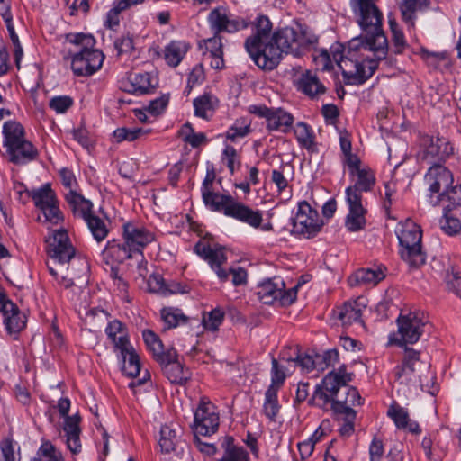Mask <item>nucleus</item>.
Returning a JSON list of instances; mask_svg holds the SVG:
<instances>
[{"label": "nucleus", "instance_id": "obj_13", "mask_svg": "<svg viewBox=\"0 0 461 461\" xmlns=\"http://www.w3.org/2000/svg\"><path fill=\"white\" fill-rule=\"evenodd\" d=\"M454 182L452 173L443 165L430 166L424 176V183L429 192L430 203L438 205L444 200V194Z\"/></svg>", "mask_w": 461, "mask_h": 461}, {"label": "nucleus", "instance_id": "obj_43", "mask_svg": "<svg viewBox=\"0 0 461 461\" xmlns=\"http://www.w3.org/2000/svg\"><path fill=\"white\" fill-rule=\"evenodd\" d=\"M442 230H461V220L457 216L456 209L447 205L443 210V216L440 220Z\"/></svg>", "mask_w": 461, "mask_h": 461}, {"label": "nucleus", "instance_id": "obj_33", "mask_svg": "<svg viewBox=\"0 0 461 461\" xmlns=\"http://www.w3.org/2000/svg\"><path fill=\"white\" fill-rule=\"evenodd\" d=\"M190 45L185 41H172L164 49V59L167 64L176 68L187 53Z\"/></svg>", "mask_w": 461, "mask_h": 461}, {"label": "nucleus", "instance_id": "obj_1", "mask_svg": "<svg viewBox=\"0 0 461 461\" xmlns=\"http://www.w3.org/2000/svg\"><path fill=\"white\" fill-rule=\"evenodd\" d=\"M376 0H351L357 22L365 35L353 38L345 53L342 45H332L330 52L321 50L314 61L322 70H330L336 63L349 84H362L369 78L380 63L385 62L387 38L382 29L383 14Z\"/></svg>", "mask_w": 461, "mask_h": 461}, {"label": "nucleus", "instance_id": "obj_37", "mask_svg": "<svg viewBox=\"0 0 461 461\" xmlns=\"http://www.w3.org/2000/svg\"><path fill=\"white\" fill-rule=\"evenodd\" d=\"M194 114L203 119H208L219 104L216 96L204 94L194 100Z\"/></svg>", "mask_w": 461, "mask_h": 461}, {"label": "nucleus", "instance_id": "obj_28", "mask_svg": "<svg viewBox=\"0 0 461 461\" xmlns=\"http://www.w3.org/2000/svg\"><path fill=\"white\" fill-rule=\"evenodd\" d=\"M363 308L358 301L346 302L333 310V315L343 326L362 323Z\"/></svg>", "mask_w": 461, "mask_h": 461}, {"label": "nucleus", "instance_id": "obj_54", "mask_svg": "<svg viewBox=\"0 0 461 461\" xmlns=\"http://www.w3.org/2000/svg\"><path fill=\"white\" fill-rule=\"evenodd\" d=\"M113 46L118 57L129 54L134 49L133 39L129 35H122L114 41Z\"/></svg>", "mask_w": 461, "mask_h": 461}, {"label": "nucleus", "instance_id": "obj_58", "mask_svg": "<svg viewBox=\"0 0 461 461\" xmlns=\"http://www.w3.org/2000/svg\"><path fill=\"white\" fill-rule=\"evenodd\" d=\"M444 199L449 202L452 209H457L461 207V185L452 186L444 194Z\"/></svg>", "mask_w": 461, "mask_h": 461}, {"label": "nucleus", "instance_id": "obj_11", "mask_svg": "<svg viewBox=\"0 0 461 461\" xmlns=\"http://www.w3.org/2000/svg\"><path fill=\"white\" fill-rule=\"evenodd\" d=\"M122 241L113 239L107 242L105 251L109 254L118 253V259L131 257L133 252L141 253L143 248L155 240L153 232H122Z\"/></svg>", "mask_w": 461, "mask_h": 461}, {"label": "nucleus", "instance_id": "obj_26", "mask_svg": "<svg viewBox=\"0 0 461 461\" xmlns=\"http://www.w3.org/2000/svg\"><path fill=\"white\" fill-rule=\"evenodd\" d=\"M385 270L384 267H378L375 269L360 268L348 278V283L351 287L360 285L373 287L385 278Z\"/></svg>", "mask_w": 461, "mask_h": 461}, {"label": "nucleus", "instance_id": "obj_24", "mask_svg": "<svg viewBox=\"0 0 461 461\" xmlns=\"http://www.w3.org/2000/svg\"><path fill=\"white\" fill-rule=\"evenodd\" d=\"M294 228L297 230H320L322 221L316 210L311 208L307 202L299 203L298 212L293 219Z\"/></svg>", "mask_w": 461, "mask_h": 461}, {"label": "nucleus", "instance_id": "obj_25", "mask_svg": "<svg viewBox=\"0 0 461 461\" xmlns=\"http://www.w3.org/2000/svg\"><path fill=\"white\" fill-rule=\"evenodd\" d=\"M0 312L4 315V323L10 334L17 333L25 327V314L12 301L8 300L0 303Z\"/></svg>", "mask_w": 461, "mask_h": 461}, {"label": "nucleus", "instance_id": "obj_62", "mask_svg": "<svg viewBox=\"0 0 461 461\" xmlns=\"http://www.w3.org/2000/svg\"><path fill=\"white\" fill-rule=\"evenodd\" d=\"M3 461H16L13 440L5 438L0 444Z\"/></svg>", "mask_w": 461, "mask_h": 461}, {"label": "nucleus", "instance_id": "obj_35", "mask_svg": "<svg viewBox=\"0 0 461 461\" xmlns=\"http://www.w3.org/2000/svg\"><path fill=\"white\" fill-rule=\"evenodd\" d=\"M298 88L312 98L322 95L325 92L324 86L320 82L317 76L311 71L303 73L298 80Z\"/></svg>", "mask_w": 461, "mask_h": 461}, {"label": "nucleus", "instance_id": "obj_40", "mask_svg": "<svg viewBox=\"0 0 461 461\" xmlns=\"http://www.w3.org/2000/svg\"><path fill=\"white\" fill-rule=\"evenodd\" d=\"M144 342L148 349L152 353L154 359L160 363V358L167 356V350L164 351L162 341L158 336L150 330H145L142 333Z\"/></svg>", "mask_w": 461, "mask_h": 461}, {"label": "nucleus", "instance_id": "obj_3", "mask_svg": "<svg viewBox=\"0 0 461 461\" xmlns=\"http://www.w3.org/2000/svg\"><path fill=\"white\" fill-rule=\"evenodd\" d=\"M272 41V45L266 47L263 58L258 59L264 70L276 68L284 52L294 57L302 56L310 46L316 43L317 38L306 26L296 23L276 30Z\"/></svg>", "mask_w": 461, "mask_h": 461}, {"label": "nucleus", "instance_id": "obj_52", "mask_svg": "<svg viewBox=\"0 0 461 461\" xmlns=\"http://www.w3.org/2000/svg\"><path fill=\"white\" fill-rule=\"evenodd\" d=\"M0 14L3 17V19L6 24V27H7L9 35H10V39H11L13 44L18 45V42H20V41H19L18 35L16 34V32L14 31V27L13 24V15H12L9 5H4L0 8Z\"/></svg>", "mask_w": 461, "mask_h": 461}, {"label": "nucleus", "instance_id": "obj_32", "mask_svg": "<svg viewBox=\"0 0 461 461\" xmlns=\"http://www.w3.org/2000/svg\"><path fill=\"white\" fill-rule=\"evenodd\" d=\"M354 176L357 177L355 184L346 189V196L348 197L349 194H353L362 200L361 192L370 191L375 185V179L374 174L368 168H362L356 172Z\"/></svg>", "mask_w": 461, "mask_h": 461}, {"label": "nucleus", "instance_id": "obj_4", "mask_svg": "<svg viewBox=\"0 0 461 461\" xmlns=\"http://www.w3.org/2000/svg\"><path fill=\"white\" fill-rule=\"evenodd\" d=\"M66 41L74 46L73 50H68V53L75 75L88 77L101 68L104 55L95 48V40L91 34L68 33Z\"/></svg>", "mask_w": 461, "mask_h": 461}, {"label": "nucleus", "instance_id": "obj_56", "mask_svg": "<svg viewBox=\"0 0 461 461\" xmlns=\"http://www.w3.org/2000/svg\"><path fill=\"white\" fill-rule=\"evenodd\" d=\"M126 9L123 2L115 0L113 8L107 13L106 24L109 28H113L119 24V14Z\"/></svg>", "mask_w": 461, "mask_h": 461}, {"label": "nucleus", "instance_id": "obj_30", "mask_svg": "<svg viewBox=\"0 0 461 461\" xmlns=\"http://www.w3.org/2000/svg\"><path fill=\"white\" fill-rule=\"evenodd\" d=\"M387 415L393 420L399 429H406L412 434H420L421 429L418 422L411 420L406 409L398 404H392Z\"/></svg>", "mask_w": 461, "mask_h": 461}, {"label": "nucleus", "instance_id": "obj_9", "mask_svg": "<svg viewBox=\"0 0 461 461\" xmlns=\"http://www.w3.org/2000/svg\"><path fill=\"white\" fill-rule=\"evenodd\" d=\"M28 197L32 198L35 207L41 211L38 221L58 226L64 221V215L59 207V202L55 192L50 184H45L40 188L27 192Z\"/></svg>", "mask_w": 461, "mask_h": 461}, {"label": "nucleus", "instance_id": "obj_63", "mask_svg": "<svg viewBox=\"0 0 461 461\" xmlns=\"http://www.w3.org/2000/svg\"><path fill=\"white\" fill-rule=\"evenodd\" d=\"M384 452L383 441L375 437L369 446L370 461H380Z\"/></svg>", "mask_w": 461, "mask_h": 461}, {"label": "nucleus", "instance_id": "obj_5", "mask_svg": "<svg viewBox=\"0 0 461 461\" xmlns=\"http://www.w3.org/2000/svg\"><path fill=\"white\" fill-rule=\"evenodd\" d=\"M66 202L74 216L82 218L90 230H109L120 228L118 222H122V230H143L131 221H123L122 219L111 218L107 212L100 209L97 212L92 211V203L74 190H69L65 194Z\"/></svg>", "mask_w": 461, "mask_h": 461}, {"label": "nucleus", "instance_id": "obj_18", "mask_svg": "<svg viewBox=\"0 0 461 461\" xmlns=\"http://www.w3.org/2000/svg\"><path fill=\"white\" fill-rule=\"evenodd\" d=\"M402 258L412 268H418L426 261L422 252V232H397Z\"/></svg>", "mask_w": 461, "mask_h": 461}, {"label": "nucleus", "instance_id": "obj_41", "mask_svg": "<svg viewBox=\"0 0 461 461\" xmlns=\"http://www.w3.org/2000/svg\"><path fill=\"white\" fill-rule=\"evenodd\" d=\"M264 413L271 420H274L279 411L280 405L277 401V388L269 386L265 393Z\"/></svg>", "mask_w": 461, "mask_h": 461}, {"label": "nucleus", "instance_id": "obj_36", "mask_svg": "<svg viewBox=\"0 0 461 461\" xmlns=\"http://www.w3.org/2000/svg\"><path fill=\"white\" fill-rule=\"evenodd\" d=\"M231 437L222 438L221 446L223 455L219 461H249V455L243 447L234 445Z\"/></svg>", "mask_w": 461, "mask_h": 461}, {"label": "nucleus", "instance_id": "obj_60", "mask_svg": "<svg viewBox=\"0 0 461 461\" xmlns=\"http://www.w3.org/2000/svg\"><path fill=\"white\" fill-rule=\"evenodd\" d=\"M148 285L150 292L164 294L166 291L167 283L160 275L154 274L149 277Z\"/></svg>", "mask_w": 461, "mask_h": 461}, {"label": "nucleus", "instance_id": "obj_21", "mask_svg": "<svg viewBox=\"0 0 461 461\" xmlns=\"http://www.w3.org/2000/svg\"><path fill=\"white\" fill-rule=\"evenodd\" d=\"M45 243L48 254L60 267L68 263L75 255V249L68 232H50L45 237Z\"/></svg>", "mask_w": 461, "mask_h": 461}, {"label": "nucleus", "instance_id": "obj_64", "mask_svg": "<svg viewBox=\"0 0 461 461\" xmlns=\"http://www.w3.org/2000/svg\"><path fill=\"white\" fill-rule=\"evenodd\" d=\"M294 362L296 366H300L302 371L310 372L315 366V361L310 355H298L295 359L289 360Z\"/></svg>", "mask_w": 461, "mask_h": 461}, {"label": "nucleus", "instance_id": "obj_7", "mask_svg": "<svg viewBox=\"0 0 461 461\" xmlns=\"http://www.w3.org/2000/svg\"><path fill=\"white\" fill-rule=\"evenodd\" d=\"M194 250L198 256L209 263L212 269L216 273L221 282H226L230 274L232 276V284L235 286L247 284L248 273L243 267H230L229 270L222 268V265L227 261V257L221 248L212 249L204 238L195 244Z\"/></svg>", "mask_w": 461, "mask_h": 461}, {"label": "nucleus", "instance_id": "obj_29", "mask_svg": "<svg viewBox=\"0 0 461 461\" xmlns=\"http://www.w3.org/2000/svg\"><path fill=\"white\" fill-rule=\"evenodd\" d=\"M203 60L209 61L210 66L215 69H221L224 66L221 38L219 35L204 40Z\"/></svg>", "mask_w": 461, "mask_h": 461}, {"label": "nucleus", "instance_id": "obj_12", "mask_svg": "<svg viewBox=\"0 0 461 461\" xmlns=\"http://www.w3.org/2000/svg\"><path fill=\"white\" fill-rule=\"evenodd\" d=\"M299 286L300 283L285 291V282L281 278H268L258 285L257 295L265 304L279 302L282 306H287L296 300Z\"/></svg>", "mask_w": 461, "mask_h": 461}, {"label": "nucleus", "instance_id": "obj_15", "mask_svg": "<svg viewBox=\"0 0 461 461\" xmlns=\"http://www.w3.org/2000/svg\"><path fill=\"white\" fill-rule=\"evenodd\" d=\"M220 416L217 407L203 396L194 411V429L196 434L210 436L219 428Z\"/></svg>", "mask_w": 461, "mask_h": 461}, {"label": "nucleus", "instance_id": "obj_59", "mask_svg": "<svg viewBox=\"0 0 461 461\" xmlns=\"http://www.w3.org/2000/svg\"><path fill=\"white\" fill-rule=\"evenodd\" d=\"M285 379V374L282 367H280L276 358L272 359V370H271V385L277 389L283 384Z\"/></svg>", "mask_w": 461, "mask_h": 461}, {"label": "nucleus", "instance_id": "obj_47", "mask_svg": "<svg viewBox=\"0 0 461 461\" xmlns=\"http://www.w3.org/2000/svg\"><path fill=\"white\" fill-rule=\"evenodd\" d=\"M161 318L165 322V328H176L181 323H185L187 317L184 315L178 309L164 308L161 310Z\"/></svg>", "mask_w": 461, "mask_h": 461}, {"label": "nucleus", "instance_id": "obj_42", "mask_svg": "<svg viewBox=\"0 0 461 461\" xmlns=\"http://www.w3.org/2000/svg\"><path fill=\"white\" fill-rule=\"evenodd\" d=\"M294 132L301 147L310 149L314 144V134L311 127L305 122L296 123Z\"/></svg>", "mask_w": 461, "mask_h": 461}, {"label": "nucleus", "instance_id": "obj_6", "mask_svg": "<svg viewBox=\"0 0 461 461\" xmlns=\"http://www.w3.org/2000/svg\"><path fill=\"white\" fill-rule=\"evenodd\" d=\"M4 146L8 160L16 165H23L37 157L36 148L24 138L23 126L16 122L8 121L3 127Z\"/></svg>", "mask_w": 461, "mask_h": 461}, {"label": "nucleus", "instance_id": "obj_57", "mask_svg": "<svg viewBox=\"0 0 461 461\" xmlns=\"http://www.w3.org/2000/svg\"><path fill=\"white\" fill-rule=\"evenodd\" d=\"M73 104L69 96H55L50 101V107L58 113H64Z\"/></svg>", "mask_w": 461, "mask_h": 461}, {"label": "nucleus", "instance_id": "obj_22", "mask_svg": "<svg viewBox=\"0 0 461 461\" xmlns=\"http://www.w3.org/2000/svg\"><path fill=\"white\" fill-rule=\"evenodd\" d=\"M208 20L217 34L221 32L233 33L248 27V23L244 19L228 14L222 8L213 9Z\"/></svg>", "mask_w": 461, "mask_h": 461}, {"label": "nucleus", "instance_id": "obj_44", "mask_svg": "<svg viewBox=\"0 0 461 461\" xmlns=\"http://www.w3.org/2000/svg\"><path fill=\"white\" fill-rule=\"evenodd\" d=\"M428 5L429 0H405L400 7L402 19L411 25H413L414 13L417 10L427 7Z\"/></svg>", "mask_w": 461, "mask_h": 461}, {"label": "nucleus", "instance_id": "obj_10", "mask_svg": "<svg viewBox=\"0 0 461 461\" xmlns=\"http://www.w3.org/2000/svg\"><path fill=\"white\" fill-rule=\"evenodd\" d=\"M272 23L266 15H258L252 23V34L249 36L244 47L255 62L261 68L259 57L263 58L266 47L272 45Z\"/></svg>", "mask_w": 461, "mask_h": 461}, {"label": "nucleus", "instance_id": "obj_46", "mask_svg": "<svg viewBox=\"0 0 461 461\" xmlns=\"http://www.w3.org/2000/svg\"><path fill=\"white\" fill-rule=\"evenodd\" d=\"M149 132V130H143L142 128H118L113 131V138L117 142L133 141L140 139Z\"/></svg>", "mask_w": 461, "mask_h": 461}, {"label": "nucleus", "instance_id": "obj_51", "mask_svg": "<svg viewBox=\"0 0 461 461\" xmlns=\"http://www.w3.org/2000/svg\"><path fill=\"white\" fill-rule=\"evenodd\" d=\"M224 318V312L221 309H214L203 319V326L206 330L215 331L221 324Z\"/></svg>", "mask_w": 461, "mask_h": 461}, {"label": "nucleus", "instance_id": "obj_50", "mask_svg": "<svg viewBox=\"0 0 461 461\" xmlns=\"http://www.w3.org/2000/svg\"><path fill=\"white\" fill-rule=\"evenodd\" d=\"M389 25L393 34V42L395 53H402L406 47V41L402 32L399 29L395 20L389 19Z\"/></svg>", "mask_w": 461, "mask_h": 461}, {"label": "nucleus", "instance_id": "obj_39", "mask_svg": "<svg viewBox=\"0 0 461 461\" xmlns=\"http://www.w3.org/2000/svg\"><path fill=\"white\" fill-rule=\"evenodd\" d=\"M124 364L122 367L123 373L130 377L139 375L140 372V357L134 348L130 345L126 351H121Z\"/></svg>", "mask_w": 461, "mask_h": 461}, {"label": "nucleus", "instance_id": "obj_61", "mask_svg": "<svg viewBox=\"0 0 461 461\" xmlns=\"http://www.w3.org/2000/svg\"><path fill=\"white\" fill-rule=\"evenodd\" d=\"M446 282L448 289L454 291L461 297V276L457 272L451 271L446 275Z\"/></svg>", "mask_w": 461, "mask_h": 461}, {"label": "nucleus", "instance_id": "obj_20", "mask_svg": "<svg viewBox=\"0 0 461 461\" xmlns=\"http://www.w3.org/2000/svg\"><path fill=\"white\" fill-rule=\"evenodd\" d=\"M422 147L420 159L431 166L441 164L453 153L452 145L445 138L426 136L422 139Z\"/></svg>", "mask_w": 461, "mask_h": 461}, {"label": "nucleus", "instance_id": "obj_49", "mask_svg": "<svg viewBox=\"0 0 461 461\" xmlns=\"http://www.w3.org/2000/svg\"><path fill=\"white\" fill-rule=\"evenodd\" d=\"M176 442V434L167 426H163L160 429L159 446L162 452L169 453L175 449Z\"/></svg>", "mask_w": 461, "mask_h": 461}, {"label": "nucleus", "instance_id": "obj_27", "mask_svg": "<svg viewBox=\"0 0 461 461\" xmlns=\"http://www.w3.org/2000/svg\"><path fill=\"white\" fill-rule=\"evenodd\" d=\"M362 200L353 194L347 197V203L349 207V212L346 219V226L348 230H359L366 227V210L363 207Z\"/></svg>", "mask_w": 461, "mask_h": 461}, {"label": "nucleus", "instance_id": "obj_48", "mask_svg": "<svg viewBox=\"0 0 461 461\" xmlns=\"http://www.w3.org/2000/svg\"><path fill=\"white\" fill-rule=\"evenodd\" d=\"M250 132V122L245 118L235 121L233 125L226 132L227 139L236 141L240 138H244Z\"/></svg>", "mask_w": 461, "mask_h": 461}, {"label": "nucleus", "instance_id": "obj_17", "mask_svg": "<svg viewBox=\"0 0 461 461\" xmlns=\"http://www.w3.org/2000/svg\"><path fill=\"white\" fill-rule=\"evenodd\" d=\"M224 199L225 201L216 212H222L224 215L246 223L254 229H258L261 226L263 221L261 211L254 210L245 203L238 202L231 195H228Z\"/></svg>", "mask_w": 461, "mask_h": 461}, {"label": "nucleus", "instance_id": "obj_16", "mask_svg": "<svg viewBox=\"0 0 461 461\" xmlns=\"http://www.w3.org/2000/svg\"><path fill=\"white\" fill-rule=\"evenodd\" d=\"M58 410L64 418L63 431L66 437V444L70 452L77 455L81 452L80 442V421L81 418L78 414L68 415L70 409V401L68 398H61L58 402Z\"/></svg>", "mask_w": 461, "mask_h": 461}, {"label": "nucleus", "instance_id": "obj_23", "mask_svg": "<svg viewBox=\"0 0 461 461\" xmlns=\"http://www.w3.org/2000/svg\"><path fill=\"white\" fill-rule=\"evenodd\" d=\"M159 365L167 379L177 384H184L190 379V372L177 360V353L174 348L167 350V356L160 358Z\"/></svg>", "mask_w": 461, "mask_h": 461}, {"label": "nucleus", "instance_id": "obj_45", "mask_svg": "<svg viewBox=\"0 0 461 461\" xmlns=\"http://www.w3.org/2000/svg\"><path fill=\"white\" fill-rule=\"evenodd\" d=\"M32 461H63L61 453L50 441L41 444Z\"/></svg>", "mask_w": 461, "mask_h": 461}, {"label": "nucleus", "instance_id": "obj_55", "mask_svg": "<svg viewBox=\"0 0 461 461\" xmlns=\"http://www.w3.org/2000/svg\"><path fill=\"white\" fill-rule=\"evenodd\" d=\"M386 228H394L395 230H421V227L411 218L400 221H397L394 218L389 219L386 222Z\"/></svg>", "mask_w": 461, "mask_h": 461}, {"label": "nucleus", "instance_id": "obj_8", "mask_svg": "<svg viewBox=\"0 0 461 461\" xmlns=\"http://www.w3.org/2000/svg\"><path fill=\"white\" fill-rule=\"evenodd\" d=\"M429 368V364L420 359V351L405 346L402 363L394 367L393 375L401 384L422 387V376Z\"/></svg>", "mask_w": 461, "mask_h": 461}, {"label": "nucleus", "instance_id": "obj_19", "mask_svg": "<svg viewBox=\"0 0 461 461\" xmlns=\"http://www.w3.org/2000/svg\"><path fill=\"white\" fill-rule=\"evenodd\" d=\"M249 112L258 117L265 118L267 122L266 127L268 131L287 132L294 122L293 115L282 108H268L266 105H250Z\"/></svg>", "mask_w": 461, "mask_h": 461}, {"label": "nucleus", "instance_id": "obj_38", "mask_svg": "<svg viewBox=\"0 0 461 461\" xmlns=\"http://www.w3.org/2000/svg\"><path fill=\"white\" fill-rule=\"evenodd\" d=\"M153 81L149 73L135 74L131 77L130 88L126 90L134 95L148 94L155 87Z\"/></svg>", "mask_w": 461, "mask_h": 461}, {"label": "nucleus", "instance_id": "obj_53", "mask_svg": "<svg viewBox=\"0 0 461 461\" xmlns=\"http://www.w3.org/2000/svg\"><path fill=\"white\" fill-rule=\"evenodd\" d=\"M349 406V410L334 411L335 413L343 414L345 416V423L340 428L339 432L341 435L348 436L354 431V420L356 419V411Z\"/></svg>", "mask_w": 461, "mask_h": 461}, {"label": "nucleus", "instance_id": "obj_31", "mask_svg": "<svg viewBox=\"0 0 461 461\" xmlns=\"http://www.w3.org/2000/svg\"><path fill=\"white\" fill-rule=\"evenodd\" d=\"M105 332L114 347L120 351H126L127 347L131 345L125 325L122 321L118 320L110 321Z\"/></svg>", "mask_w": 461, "mask_h": 461}, {"label": "nucleus", "instance_id": "obj_14", "mask_svg": "<svg viewBox=\"0 0 461 461\" xmlns=\"http://www.w3.org/2000/svg\"><path fill=\"white\" fill-rule=\"evenodd\" d=\"M397 324L401 336L398 344H414L424 332L429 319L423 312H410L407 314H400Z\"/></svg>", "mask_w": 461, "mask_h": 461}, {"label": "nucleus", "instance_id": "obj_34", "mask_svg": "<svg viewBox=\"0 0 461 461\" xmlns=\"http://www.w3.org/2000/svg\"><path fill=\"white\" fill-rule=\"evenodd\" d=\"M214 180V174L208 173L203 182L202 195L204 203L212 210L216 211L225 201V197L229 194H221L212 191V183Z\"/></svg>", "mask_w": 461, "mask_h": 461}, {"label": "nucleus", "instance_id": "obj_2", "mask_svg": "<svg viewBox=\"0 0 461 461\" xmlns=\"http://www.w3.org/2000/svg\"><path fill=\"white\" fill-rule=\"evenodd\" d=\"M353 374L348 373L345 365L329 372L320 384L315 386L310 403L324 411L349 410V406L362 404V398L348 383Z\"/></svg>", "mask_w": 461, "mask_h": 461}]
</instances>
